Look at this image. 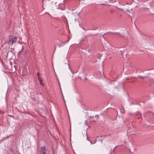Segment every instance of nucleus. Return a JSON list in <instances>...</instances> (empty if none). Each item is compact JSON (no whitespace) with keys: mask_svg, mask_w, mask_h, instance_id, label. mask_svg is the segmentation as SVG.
I'll return each instance as SVG.
<instances>
[{"mask_svg":"<svg viewBox=\"0 0 154 154\" xmlns=\"http://www.w3.org/2000/svg\"><path fill=\"white\" fill-rule=\"evenodd\" d=\"M16 41V38L14 36H11L9 38L8 44L9 45H12Z\"/></svg>","mask_w":154,"mask_h":154,"instance_id":"f257e3e1","label":"nucleus"},{"mask_svg":"<svg viewBox=\"0 0 154 154\" xmlns=\"http://www.w3.org/2000/svg\"><path fill=\"white\" fill-rule=\"evenodd\" d=\"M144 116L145 117H146L148 118L152 119L154 118V114L151 112L145 113Z\"/></svg>","mask_w":154,"mask_h":154,"instance_id":"f03ea898","label":"nucleus"},{"mask_svg":"<svg viewBox=\"0 0 154 154\" xmlns=\"http://www.w3.org/2000/svg\"><path fill=\"white\" fill-rule=\"evenodd\" d=\"M41 153L40 154H47L46 152L47 150L45 146H43L41 148Z\"/></svg>","mask_w":154,"mask_h":154,"instance_id":"7ed1b4c3","label":"nucleus"},{"mask_svg":"<svg viewBox=\"0 0 154 154\" xmlns=\"http://www.w3.org/2000/svg\"><path fill=\"white\" fill-rule=\"evenodd\" d=\"M125 50V48H119V51L121 52V54L122 55L124 53Z\"/></svg>","mask_w":154,"mask_h":154,"instance_id":"20e7f679","label":"nucleus"},{"mask_svg":"<svg viewBox=\"0 0 154 154\" xmlns=\"http://www.w3.org/2000/svg\"><path fill=\"white\" fill-rule=\"evenodd\" d=\"M117 0H108V1L106 2V3H113L116 2Z\"/></svg>","mask_w":154,"mask_h":154,"instance_id":"39448f33","label":"nucleus"},{"mask_svg":"<svg viewBox=\"0 0 154 154\" xmlns=\"http://www.w3.org/2000/svg\"><path fill=\"white\" fill-rule=\"evenodd\" d=\"M99 116L98 115H96V116H95V117L96 119H94L93 120H92V121H96L98 119V118H99Z\"/></svg>","mask_w":154,"mask_h":154,"instance_id":"423d86ee","label":"nucleus"},{"mask_svg":"<svg viewBox=\"0 0 154 154\" xmlns=\"http://www.w3.org/2000/svg\"><path fill=\"white\" fill-rule=\"evenodd\" d=\"M38 80L40 84L42 86H43L44 84L43 83L42 80L39 78H38Z\"/></svg>","mask_w":154,"mask_h":154,"instance_id":"0eeeda50","label":"nucleus"},{"mask_svg":"<svg viewBox=\"0 0 154 154\" xmlns=\"http://www.w3.org/2000/svg\"><path fill=\"white\" fill-rule=\"evenodd\" d=\"M124 107H122L120 109L121 112H122V113L125 112V111L124 110H124Z\"/></svg>","mask_w":154,"mask_h":154,"instance_id":"6e6552de","label":"nucleus"},{"mask_svg":"<svg viewBox=\"0 0 154 154\" xmlns=\"http://www.w3.org/2000/svg\"><path fill=\"white\" fill-rule=\"evenodd\" d=\"M61 18L62 20L65 19L67 21V19L65 16L64 15H62L61 17Z\"/></svg>","mask_w":154,"mask_h":154,"instance_id":"1a4fd4ad","label":"nucleus"},{"mask_svg":"<svg viewBox=\"0 0 154 154\" xmlns=\"http://www.w3.org/2000/svg\"><path fill=\"white\" fill-rule=\"evenodd\" d=\"M93 35H92V34H89V35H85V38H87V37L88 36H93Z\"/></svg>","mask_w":154,"mask_h":154,"instance_id":"9d476101","label":"nucleus"},{"mask_svg":"<svg viewBox=\"0 0 154 154\" xmlns=\"http://www.w3.org/2000/svg\"><path fill=\"white\" fill-rule=\"evenodd\" d=\"M133 2H135V3H137V4H138V2L139 0H132Z\"/></svg>","mask_w":154,"mask_h":154,"instance_id":"9b49d317","label":"nucleus"},{"mask_svg":"<svg viewBox=\"0 0 154 154\" xmlns=\"http://www.w3.org/2000/svg\"><path fill=\"white\" fill-rule=\"evenodd\" d=\"M65 64H67L68 66V67H69V69H70V67H69V62H68V60H67V62H66L65 63Z\"/></svg>","mask_w":154,"mask_h":154,"instance_id":"f8f14e48","label":"nucleus"},{"mask_svg":"<svg viewBox=\"0 0 154 154\" xmlns=\"http://www.w3.org/2000/svg\"><path fill=\"white\" fill-rule=\"evenodd\" d=\"M113 34H118L122 36H123L122 35H121V34H119V32H113Z\"/></svg>","mask_w":154,"mask_h":154,"instance_id":"ddd939ff","label":"nucleus"},{"mask_svg":"<svg viewBox=\"0 0 154 154\" xmlns=\"http://www.w3.org/2000/svg\"><path fill=\"white\" fill-rule=\"evenodd\" d=\"M88 141H89L90 142V143L91 144H94L96 143V142H94V143H92L90 140H88Z\"/></svg>","mask_w":154,"mask_h":154,"instance_id":"4468645a","label":"nucleus"},{"mask_svg":"<svg viewBox=\"0 0 154 154\" xmlns=\"http://www.w3.org/2000/svg\"><path fill=\"white\" fill-rule=\"evenodd\" d=\"M117 147V146H116V147L114 148V149H112V150H110V151H111V152H113V151H114V149H116V148Z\"/></svg>","mask_w":154,"mask_h":154,"instance_id":"2eb2a0df","label":"nucleus"},{"mask_svg":"<svg viewBox=\"0 0 154 154\" xmlns=\"http://www.w3.org/2000/svg\"><path fill=\"white\" fill-rule=\"evenodd\" d=\"M22 51H19L18 52V56H19L20 55V53L22 52Z\"/></svg>","mask_w":154,"mask_h":154,"instance_id":"dca6fc26","label":"nucleus"},{"mask_svg":"<svg viewBox=\"0 0 154 154\" xmlns=\"http://www.w3.org/2000/svg\"><path fill=\"white\" fill-rule=\"evenodd\" d=\"M62 45V43H60V44L59 45H58V47H60Z\"/></svg>","mask_w":154,"mask_h":154,"instance_id":"f3484780","label":"nucleus"},{"mask_svg":"<svg viewBox=\"0 0 154 154\" xmlns=\"http://www.w3.org/2000/svg\"><path fill=\"white\" fill-rule=\"evenodd\" d=\"M24 47L23 46H22V50H21V51H23V50L24 49Z\"/></svg>","mask_w":154,"mask_h":154,"instance_id":"a211bd4d","label":"nucleus"},{"mask_svg":"<svg viewBox=\"0 0 154 154\" xmlns=\"http://www.w3.org/2000/svg\"><path fill=\"white\" fill-rule=\"evenodd\" d=\"M86 136H87L86 139H87V140H88H88H89L88 138V137L87 135V134H86Z\"/></svg>","mask_w":154,"mask_h":154,"instance_id":"6ab92c4d","label":"nucleus"},{"mask_svg":"<svg viewBox=\"0 0 154 154\" xmlns=\"http://www.w3.org/2000/svg\"><path fill=\"white\" fill-rule=\"evenodd\" d=\"M94 118V116H91L90 117V118L91 119H93Z\"/></svg>","mask_w":154,"mask_h":154,"instance_id":"aec40b11","label":"nucleus"},{"mask_svg":"<svg viewBox=\"0 0 154 154\" xmlns=\"http://www.w3.org/2000/svg\"><path fill=\"white\" fill-rule=\"evenodd\" d=\"M39 75V73H37V76H38V78H39V77H38Z\"/></svg>","mask_w":154,"mask_h":154,"instance_id":"412c9836","label":"nucleus"},{"mask_svg":"<svg viewBox=\"0 0 154 154\" xmlns=\"http://www.w3.org/2000/svg\"><path fill=\"white\" fill-rule=\"evenodd\" d=\"M100 141H101V143H102V142H103V140L102 139H101L100 140Z\"/></svg>","mask_w":154,"mask_h":154,"instance_id":"4be33fe9","label":"nucleus"},{"mask_svg":"<svg viewBox=\"0 0 154 154\" xmlns=\"http://www.w3.org/2000/svg\"><path fill=\"white\" fill-rule=\"evenodd\" d=\"M82 29H83V30H85V29L83 28V27H82Z\"/></svg>","mask_w":154,"mask_h":154,"instance_id":"5701e85b","label":"nucleus"},{"mask_svg":"<svg viewBox=\"0 0 154 154\" xmlns=\"http://www.w3.org/2000/svg\"><path fill=\"white\" fill-rule=\"evenodd\" d=\"M11 152H12V150L11 149Z\"/></svg>","mask_w":154,"mask_h":154,"instance_id":"b1692460","label":"nucleus"},{"mask_svg":"<svg viewBox=\"0 0 154 154\" xmlns=\"http://www.w3.org/2000/svg\"><path fill=\"white\" fill-rule=\"evenodd\" d=\"M85 0H81V1H84Z\"/></svg>","mask_w":154,"mask_h":154,"instance_id":"393cba45","label":"nucleus"},{"mask_svg":"<svg viewBox=\"0 0 154 154\" xmlns=\"http://www.w3.org/2000/svg\"><path fill=\"white\" fill-rule=\"evenodd\" d=\"M72 72V74H74V73L73 72Z\"/></svg>","mask_w":154,"mask_h":154,"instance_id":"a878e982","label":"nucleus"},{"mask_svg":"<svg viewBox=\"0 0 154 154\" xmlns=\"http://www.w3.org/2000/svg\"><path fill=\"white\" fill-rule=\"evenodd\" d=\"M66 0H64L63 2H64Z\"/></svg>","mask_w":154,"mask_h":154,"instance_id":"bb28decb","label":"nucleus"},{"mask_svg":"<svg viewBox=\"0 0 154 154\" xmlns=\"http://www.w3.org/2000/svg\"><path fill=\"white\" fill-rule=\"evenodd\" d=\"M70 70L71 71V72H72V71L71 70V69H70Z\"/></svg>","mask_w":154,"mask_h":154,"instance_id":"cd10ccee","label":"nucleus"},{"mask_svg":"<svg viewBox=\"0 0 154 154\" xmlns=\"http://www.w3.org/2000/svg\"><path fill=\"white\" fill-rule=\"evenodd\" d=\"M70 70L71 71V72H72V71L71 70V69H70Z\"/></svg>","mask_w":154,"mask_h":154,"instance_id":"c85d7f7f","label":"nucleus"},{"mask_svg":"<svg viewBox=\"0 0 154 154\" xmlns=\"http://www.w3.org/2000/svg\"><path fill=\"white\" fill-rule=\"evenodd\" d=\"M70 70L71 71V72H72V71L71 70V69H70Z\"/></svg>","mask_w":154,"mask_h":154,"instance_id":"c756f323","label":"nucleus"},{"mask_svg":"<svg viewBox=\"0 0 154 154\" xmlns=\"http://www.w3.org/2000/svg\"><path fill=\"white\" fill-rule=\"evenodd\" d=\"M70 70L71 71V72H72V71L71 70V69H70Z\"/></svg>","mask_w":154,"mask_h":154,"instance_id":"7c9ffc66","label":"nucleus"},{"mask_svg":"<svg viewBox=\"0 0 154 154\" xmlns=\"http://www.w3.org/2000/svg\"><path fill=\"white\" fill-rule=\"evenodd\" d=\"M80 1H81V0H79Z\"/></svg>","mask_w":154,"mask_h":154,"instance_id":"2f4dec72","label":"nucleus"},{"mask_svg":"<svg viewBox=\"0 0 154 154\" xmlns=\"http://www.w3.org/2000/svg\"><path fill=\"white\" fill-rule=\"evenodd\" d=\"M55 48H56L55 47V48L54 49V50H55Z\"/></svg>","mask_w":154,"mask_h":154,"instance_id":"473e14b6","label":"nucleus"},{"mask_svg":"<svg viewBox=\"0 0 154 154\" xmlns=\"http://www.w3.org/2000/svg\"><path fill=\"white\" fill-rule=\"evenodd\" d=\"M14 154H15V153L14 152Z\"/></svg>","mask_w":154,"mask_h":154,"instance_id":"72a5a7b5","label":"nucleus"}]
</instances>
